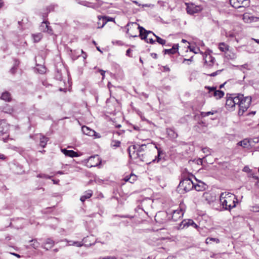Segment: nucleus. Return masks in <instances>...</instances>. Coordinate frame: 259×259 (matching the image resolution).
Returning <instances> with one entry per match:
<instances>
[{
    "label": "nucleus",
    "instance_id": "nucleus-1",
    "mask_svg": "<svg viewBox=\"0 0 259 259\" xmlns=\"http://www.w3.org/2000/svg\"><path fill=\"white\" fill-rule=\"evenodd\" d=\"M220 200L223 208L228 210L235 207L237 203L236 196L229 192L222 193Z\"/></svg>",
    "mask_w": 259,
    "mask_h": 259
},
{
    "label": "nucleus",
    "instance_id": "nucleus-2",
    "mask_svg": "<svg viewBox=\"0 0 259 259\" xmlns=\"http://www.w3.org/2000/svg\"><path fill=\"white\" fill-rule=\"evenodd\" d=\"M238 97L239 98L237 104L239 107L238 115L241 116L249 108L251 102V97L250 96L244 97L242 94H238Z\"/></svg>",
    "mask_w": 259,
    "mask_h": 259
},
{
    "label": "nucleus",
    "instance_id": "nucleus-3",
    "mask_svg": "<svg viewBox=\"0 0 259 259\" xmlns=\"http://www.w3.org/2000/svg\"><path fill=\"white\" fill-rule=\"evenodd\" d=\"M137 149V146L136 145L130 146L127 149L129 156L131 158L139 159L140 160L146 162L147 164L151 163V161H149L145 153H138L136 152V150Z\"/></svg>",
    "mask_w": 259,
    "mask_h": 259
},
{
    "label": "nucleus",
    "instance_id": "nucleus-4",
    "mask_svg": "<svg viewBox=\"0 0 259 259\" xmlns=\"http://www.w3.org/2000/svg\"><path fill=\"white\" fill-rule=\"evenodd\" d=\"M226 101L225 107L228 110L233 111L235 109V107L237 105L239 98L238 95L235 96V94H229L226 95Z\"/></svg>",
    "mask_w": 259,
    "mask_h": 259
},
{
    "label": "nucleus",
    "instance_id": "nucleus-5",
    "mask_svg": "<svg viewBox=\"0 0 259 259\" xmlns=\"http://www.w3.org/2000/svg\"><path fill=\"white\" fill-rule=\"evenodd\" d=\"M194 187V183L189 178H186L182 180L178 186L180 190L182 189L185 192L192 190Z\"/></svg>",
    "mask_w": 259,
    "mask_h": 259
},
{
    "label": "nucleus",
    "instance_id": "nucleus-6",
    "mask_svg": "<svg viewBox=\"0 0 259 259\" xmlns=\"http://www.w3.org/2000/svg\"><path fill=\"white\" fill-rule=\"evenodd\" d=\"M81 131L84 134L89 136H94L95 138H100L101 137L99 133L85 125L82 126Z\"/></svg>",
    "mask_w": 259,
    "mask_h": 259
},
{
    "label": "nucleus",
    "instance_id": "nucleus-7",
    "mask_svg": "<svg viewBox=\"0 0 259 259\" xmlns=\"http://www.w3.org/2000/svg\"><path fill=\"white\" fill-rule=\"evenodd\" d=\"M138 28L139 30V36L141 39L144 40L146 42H148L147 37L148 34L151 33L153 35L154 33L151 31L146 30L143 27L140 25L138 26Z\"/></svg>",
    "mask_w": 259,
    "mask_h": 259
},
{
    "label": "nucleus",
    "instance_id": "nucleus-8",
    "mask_svg": "<svg viewBox=\"0 0 259 259\" xmlns=\"http://www.w3.org/2000/svg\"><path fill=\"white\" fill-rule=\"evenodd\" d=\"M50 23L47 20H43L41 25H40L39 29L40 31L47 32L50 34L53 33V31L51 27L49 26Z\"/></svg>",
    "mask_w": 259,
    "mask_h": 259
},
{
    "label": "nucleus",
    "instance_id": "nucleus-9",
    "mask_svg": "<svg viewBox=\"0 0 259 259\" xmlns=\"http://www.w3.org/2000/svg\"><path fill=\"white\" fill-rule=\"evenodd\" d=\"M192 226L193 228H196L198 226L195 224V223L191 219L189 220H184L181 222V223L179 225V229H183L185 227H188L189 226Z\"/></svg>",
    "mask_w": 259,
    "mask_h": 259
},
{
    "label": "nucleus",
    "instance_id": "nucleus-10",
    "mask_svg": "<svg viewBox=\"0 0 259 259\" xmlns=\"http://www.w3.org/2000/svg\"><path fill=\"white\" fill-rule=\"evenodd\" d=\"M9 131V125L5 120H0V135H4L8 134Z\"/></svg>",
    "mask_w": 259,
    "mask_h": 259
},
{
    "label": "nucleus",
    "instance_id": "nucleus-11",
    "mask_svg": "<svg viewBox=\"0 0 259 259\" xmlns=\"http://www.w3.org/2000/svg\"><path fill=\"white\" fill-rule=\"evenodd\" d=\"M200 10L199 6H195L193 4L188 5L186 8L187 13L190 15H193L198 13Z\"/></svg>",
    "mask_w": 259,
    "mask_h": 259
},
{
    "label": "nucleus",
    "instance_id": "nucleus-12",
    "mask_svg": "<svg viewBox=\"0 0 259 259\" xmlns=\"http://www.w3.org/2000/svg\"><path fill=\"white\" fill-rule=\"evenodd\" d=\"M184 212L182 209L174 210L172 211V213L171 215V219L176 222L178 221L183 215Z\"/></svg>",
    "mask_w": 259,
    "mask_h": 259
},
{
    "label": "nucleus",
    "instance_id": "nucleus-13",
    "mask_svg": "<svg viewBox=\"0 0 259 259\" xmlns=\"http://www.w3.org/2000/svg\"><path fill=\"white\" fill-rule=\"evenodd\" d=\"M61 152L66 156L70 157H76L79 156V154L75 151L72 150H67L66 149H61Z\"/></svg>",
    "mask_w": 259,
    "mask_h": 259
},
{
    "label": "nucleus",
    "instance_id": "nucleus-14",
    "mask_svg": "<svg viewBox=\"0 0 259 259\" xmlns=\"http://www.w3.org/2000/svg\"><path fill=\"white\" fill-rule=\"evenodd\" d=\"M155 148L157 150V155L155 156L154 159H152V161H151V162H158L160 161V160L162 159V155L164 154L163 151L161 150L160 148H158L157 146L156 145Z\"/></svg>",
    "mask_w": 259,
    "mask_h": 259
},
{
    "label": "nucleus",
    "instance_id": "nucleus-15",
    "mask_svg": "<svg viewBox=\"0 0 259 259\" xmlns=\"http://www.w3.org/2000/svg\"><path fill=\"white\" fill-rule=\"evenodd\" d=\"M98 18L99 21H102V25L101 26H99L98 28H101L103 27L104 26L108 21H114V18H111V17H107L106 16H98Z\"/></svg>",
    "mask_w": 259,
    "mask_h": 259
},
{
    "label": "nucleus",
    "instance_id": "nucleus-16",
    "mask_svg": "<svg viewBox=\"0 0 259 259\" xmlns=\"http://www.w3.org/2000/svg\"><path fill=\"white\" fill-rule=\"evenodd\" d=\"M179 49L178 44H175L172 48L170 49H165L163 50L164 54L172 55L176 54Z\"/></svg>",
    "mask_w": 259,
    "mask_h": 259
},
{
    "label": "nucleus",
    "instance_id": "nucleus-17",
    "mask_svg": "<svg viewBox=\"0 0 259 259\" xmlns=\"http://www.w3.org/2000/svg\"><path fill=\"white\" fill-rule=\"evenodd\" d=\"M194 189L197 191H201L204 190L206 188V185L202 182L199 181L198 183H194Z\"/></svg>",
    "mask_w": 259,
    "mask_h": 259
},
{
    "label": "nucleus",
    "instance_id": "nucleus-18",
    "mask_svg": "<svg viewBox=\"0 0 259 259\" xmlns=\"http://www.w3.org/2000/svg\"><path fill=\"white\" fill-rule=\"evenodd\" d=\"M242 2L243 0H230V5L236 9L242 7Z\"/></svg>",
    "mask_w": 259,
    "mask_h": 259
},
{
    "label": "nucleus",
    "instance_id": "nucleus-19",
    "mask_svg": "<svg viewBox=\"0 0 259 259\" xmlns=\"http://www.w3.org/2000/svg\"><path fill=\"white\" fill-rule=\"evenodd\" d=\"M93 195V191L89 190L84 193V194L81 196L80 200L83 202L86 199L90 198Z\"/></svg>",
    "mask_w": 259,
    "mask_h": 259
},
{
    "label": "nucleus",
    "instance_id": "nucleus-20",
    "mask_svg": "<svg viewBox=\"0 0 259 259\" xmlns=\"http://www.w3.org/2000/svg\"><path fill=\"white\" fill-rule=\"evenodd\" d=\"M215 61V58L210 56V55H206L205 58V63L207 64L208 66H211L214 64Z\"/></svg>",
    "mask_w": 259,
    "mask_h": 259
},
{
    "label": "nucleus",
    "instance_id": "nucleus-21",
    "mask_svg": "<svg viewBox=\"0 0 259 259\" xmlns=\"http://www.w3.org/2000/svg\"><path fill=\"white\" fill-rule=\"evenodd\" d=\"M54 245V242L51 238H48L44 245V248L47 250L51 249Z\"/></svg>",
    "mask_w": 259,
    "mask_h": 259
},
{
    "label": "nucleus",
    "instance_id": "nucleus-22",
    "mask_svg": "<svg viewBox=\"0 0 259 259\" xmlns=\"http://www.w3.org/2000/svg\"><path fill=\"white\" fill-rule=\"evenodd\" d=\"M230 47L225 42H220L219 45V49L222 52H226L229 51Z\"/></svg>",
    "mask_w": 259,
    "mask_h": 259
},
{
    "label": "nucleus",
    "instance_id": "nucleus-23",
    "mask_svg": "<svg viewBox=\"0 0 259 259\" xmlns=\"http://www.w3.org/2000/svg\"><path fill=\"white\" fill-rule=\"evenodd\" d=\"M1 99L5 101L10 102L12 99L10 93L7 91L4 92L1 96Z\"/></svg>",
    "mask_w": 259,
    "mask_h": 259
},
{
    "label": "nucleus",
    "instance_id": "nucleus-24",
    "mask_svg": "<svg viewBox=\"0 0 259 259\" xmlns=\"http://www.w3.org/2000/svg\"><path fill=\"white\" fill-rule=\"evenodd\" d=\"M213 96L215 97L217 99H220L224 96V92L221 90H215L213 93Z\"/></svg>",
    "mask_w": 259,
    "mask_h": 259
},
{
    "label": "nucleus",
    "instance_id": "nucleus-25",
    "mask_svg": "<svg viewBox=\"0 0 259 259\" xmlns=\"http://www.w3.org/2000/svg\"><path fill=\"white\" fill-rule=\"evenodd\" d=\"M40 146L43 148H45L47 144V142L49 140V138L42 136L40 135Z\"/></svg>",
    "mask_w": 259,
    "mask_h": 259
},
{
    "label": "nucleus",
    "instance_id": "nucleus-26",
    "mask_svg": "<svg viewBox=\"0 0 259 259\" xmlns=\"http://www.w3.org/2000/svg\"><path fill=\"white\" fill-rule=\"evenodd\" d=\"M237 145H239L240 146H242L243 148H246V147H248L250 145L249 141L246 139H245L237 143Z\"/></svg>",
    "mask_w": 259,
    "mask_h": 259
},
{
    "label": "nucleus",
    "instance_id": "nucleus-27",
    "mask_svg": "<svg viewBox=\"0 0 259 259\" xmlns=\"http://www.w3.org/2000/svg\"><path fill=\"white\" fill-rule=\"evenodd\" d=\"M136 146H137V149L136 150V152L138 153H144L145 148H146V144H142L141 145H137Z\"/></svg>",
    "mask_w": 259,
    "mask_h": 259
},
{
    "label": "nucleus",
    "instance_id": "nucleus-28",
    "mask_svg": "<svg viewBox=\"0 0 259 259\" xmlns=\"http://www.w3.org/2000/svg\"><path fill=\"white\" fill-rule=\"evenodd\" d=\"M3 111L5 113L11 114L13 112V109L8 104H6L3 107Z\"/></svg>",
    "mask_w": 259,
    "mask_h": 259
},
{
    "label": "nucleus",
    "instance_id": "nucleus-29",
    "mask_svg": "<svg viewBox=\"0 0 259 259\" xmlns=\"http://www.w3.org/2000/svg\"><path fill=\"white\" fill-rule=\"evenodd\" d=\"M167 133L169 137L175 139L178 137V134L172 129H167Z\"/></svg>",
    "mask_w": 259,
    "mask_h": 259
},
{
    "label": "nucleus",
    "instance_id": "nucleus-30",
    "mask_svg": "<svg viewBox=\"0 0 259 259\" xmlns=\"http://www.w3.org/2000/svg\"><path fill=\"white\" fill-rule=\"evenodd\" d=\"M96 158L98 160V162L96 163V164H94V165H91V167H92V166H98V165L100 164V163L101 162V161L100 160L99 158L98 157V155H95V156H91L89 158V160L90 161H92V160H94Z\"/></svg>",
    "mask_w": 259,
    "mask_h": 259
},
{
    "label": "nucleus",
    "instance_id": "nucleus-31",
    "mask_svg": "<svg viewBox=\"0 0 259 259\" xmlns=\"http://www.w3.org/2000/svg\"><path fill=\"white\" fill-rule=\"evenodd\" d=\"M69 243V245H74L77 247H81L84 245L82 242L73 241H67Z\"/></svg>",
    "mask_w": 259,
    "mask_h": 259
},
{
    "label": "nucleus",
    "instance_id": "nucleus-32",
    "mask_svg": "<svg viewBox=\"0 0 259 259\" xmlns=\"http://www.w3.org/2000/svg\"><path fill=\"white\" fill-rule=\"evenodd\" d=\"M33 37L34 39V41L35 42H37L40 41V40L42 37V34L41 33H38L35 34H33Z\"/></svg>",
    "mask_w": 259,
    "mask_h": 259
},
{
    "label": "nucleus",
    "instance_id": "nucleus-33",
    "mask_svg": "<svg viewBox=\"0 0 259 259\" xmlns=\"http://www.w3.org/2000/svg\"><path fill=\"white\" fill-rule=\"evenodd\" d=\"M211 241L215 242L217 243L220 242V240L218 238L207 237L205 240V243L206 244L211 243Z\"/></svg>",
    "mask_w": 259,
    "mask_h": 259
},
{
    "label": "nucleus",
    "instance_id": "nucleus-34",
    "mask_svg": "<svg viewBox=\"0 0 259 259\" xmlns=\"http://www.w3.org/2000/svg\"><path fill=\"white\" fill-rule=\"evenodd\" d=\"M30 242H32L31 246L33 248L36 249L39 247L40 244L36 239H32L30 240Z\"/></svg>",
    "mask_w": 259,
    "mask_h": 259
},
{
    "label": "nucleus",
    "instance_id": "nucleus-35",
    "mask_svg": "<svg viewBox=\"0 0 259 259\" xmlns=\"http://www.w3.org/2000/svg\"><path fill=\"white\" fill-rule=\"evenodd\" d=\"M153 35L155 36V37H156V41L158 44L162 45H164L165 44V43H166L165 40L162 39L161 38H160L158 36L156 35L154 33H153Z\"/></svg>",
    "mask_w": 259,
    "mask_h": 259
},
{
    "label": "nucleus",
    "instance_id": "nucleus-36",
    "mask_svg": "<svg viewBox=\"0 0 259 259\" xmlns=\"http://www.w3.org/2000/svg\"><path fill=\"white\" fill-rule=\"evenodd\" d=\"M217 111H208V112H201L200 115L202 117L208 116L210 115H213L214 113H216Z\"/></svg>",
    "mask_w": 259,
    "mask_h": 259
},
{
    "label": "nucleus",
    "instance_id": "nucleus-37",
    "mask_svg": "<svg viewBox=\"0 0 259 259\" xmlns=\"http://www.w3.org/2000/svg\"><path fill=\"white\" fill-rule=\"evenodd\" d=\"M120 141L117 140H112L111 143V146L113 147H119L120 145Z\"/></svg>",
    "mask_w": 259,
    "mask_h": 259
},
{
    "label": "nucleus",
    "instance_id": "nucleus-38",
    "mask_svg": "<svg viewBox=\"0 0 259 259\" xmlns=\"http://www.w3.org/2000/svg\"><path fill=\"white\" fill-rule=\"evenodd\" d=\"M37 177L39 178L51 179L52 178V176H49V175H47L44 174H40L37 176Z\"/></svg>",
    "mask_w": 259,
    "mask_h": 259
},
{
    "label": "nucleus",
    "instance_id": "nucleus-39",
    "mask_svg": "<svg viewBox=\"0 0 259 259\" xmlns=\"http://www.w3.org/2000/svg\"><path fill=\"white\" fill-rule=\"evenodd\" d=\"M129 179L131 181H129L131 183H134V182L137 180V177L135 175L131 174L129 176Z\"/></svg>",
    "mask_w": 259,
    "mask_h": 259
},
{
    "label": "nucleus",
    "instance_id": "nucleus-40",
    "mask_svg": "<svg viewBox=\"0 0 259 259\" xmlns=\"http://www.w3.org/2000/svg\"><path fill=\"white\" fill-rule=\"evenodd\" d=\"M77 3L88 7H91L90 6V3L86 1H77Z\"/></svg>",
    "mask_w": 259,
    "mask_h": 259
},
{
    "label": "nucleus",
    "instance_id": "nucleus-41",
    "mask_svg": "<svg viewBox=\"0 0 259 259\" xmlns=\"http://www.w3.org/2000/svg\"><path fill=\"white\" fill-rule=\"evenodd\" d=\"M166 212H158L155 215V220H157L159 217L161 216H166Z\"/></svg>",
    "mask_w": 259,
    "mask_h": 259
},
{
    "label": "nucleus",
    "instance_id": "nucleus-42",
    "mask_svg": "<svg viewBox=\"0 0 259 259\" xmlns=\"http://www.w3.org/2000/svg\"><path fill=\"white\" fill-rule=\"evenodd\" d=\"M19 63V62L17 60H16L15 61V65L13 67H12L11 69V72L12 73H14L15 72V69H16V66H18V64Z\"/></svg>",
    "mask_w": 259,
    "mask_h": 259
},
{
    "label": "nucleus",
    "instance_id": "nucleus-43",
    "mask_svg": "<svg viewBox=\"0 0 259 259\" xmlns=\"http://www.w3.org/2000/svg\"><path fill=\"white\" fill-rule=\"evenodd\" d=\"M205 88L209 90V93H210L211 92L213 93V92L216 90V87H210L206 86Z\"/></svg>",
    "mask_w": 259,
    "mask_h": 259
},
{
    "label": "nucleus",
    "instance_id": "nucleus-44",
    "mask_svg": "<svg viewBox=\"0 0 259 259\" xmlns=\"http://www.w3.org/2000/svg\"><path fill=\"white\" fill-rule=\"evenodd\" d=\"M221 71H222L221 70H217V71L214 72L212 73L211 74H210V76H215L217 75H218L219 73H220Z\"/></svg>",
    "mask_w": 259,
    "mask_h": 259
},
{
    "label": "nucleus",
    "instance_id": "nucleus-45",
    "mask_svg": "<svg viewBox=\"0 0 259 259\" xmlns=\"http://www.w3.org/2000/svg\"><path fill=\"white\" fill-rule=\"evenodd\" d=\"M202 150L203 152V153H207V155L208 154V153H210V149L207 147L203 148Z\"/></svg>",
    "mask_w": 259,
    "mask_h": 259
},
{
    "label": "nucleus",
    "instance_id": "nucleus-46",
    "mask_svg": "<svg viewBox=\"0 0 259 259\" xmlns=\"http://www.w3.org/2000/svg\"><path fill=\"white\" fill-rule=\"evenodd\" d=\"M163 71L165 72H169L170 71V68L167 66H164L163 67Z\"/></svg>",
    "mask_w": 259,
    "mask_h": 259
},
{
    "label": "nucleus",
    "instance_id": "nucleus-47",
    "mask_svg": "<svg viewBox=\"0 0 259 259\" xmlns=\"http://www.w3.org/2000/svg\"><path fill=\"white\" fill-rule=\"evenodd\" d=\"M132 51V50L131 49H127L126 51V55L131 57V56L130 55V53H131Z\"/></svg>",
    "mask_w": 259,
    "mask_h": 259
},
{
    "label": "nucleus",
    "instance_id": "nucleus-48",
    "mask_svg": "<svg viewBox=\"0 0 259 259\" xmlns=\"http://www.w3.org/2000/svg\"><path fill=\"white\" fill-rule=\"evenodd\" d=\"M236 55L233 53H232V55H229V58H230L231 59H234L236 58Z\"/></svg>",
    "mask_w": 259,
    "mask_h": 259
},
{
    "label": "nucleus",
    "instance_id": "nucleus-49",
    "mask_svg": "<svg viewBox=\"0 0 259 259\" xmlns=\"http://www.w3.org/2000/svg\"><path fill=\"white\" fill-rule=\"evenodd\" d=\"M148 43H150L151 44H153L155 42V41L152 38H149V39H148Z\"/></svg>",
    "mask_w": 259,
    "mask_h": 259
},
{
    "label": "nucleus",
    "instance_id": "nucleus-50",
    "mask_svg": "<svg viewBox=\"0 0 259 259\" xmlns=\"http://www.w3.org/2000/svg\"><path fill=\"white\" fill-rule=\"evenodd\" d=\"M99 71L101 73V74L102 75V77L103 78L104 77V76H105V71L103 70H100Z\"/></svg>",
    "mask_w": 259,
    "mask_h": 259
},
{
    "label": "nucleus",
    "instance_id": "nucleus-51",
    "mask_svg": "<svg viewBox=\"0 0 259 259\" xmlns=\"http://www.w3.org/2000/svg\"><path fill=\"white\" fill-rule=\"evenodd\" d=\"M6 157L3 154L0 153V159L5 160Z\"/></svg>",
    "mask_w": 259,
    "mask_h": 259
},
{
    "label": "nucleus",
    "instance_id": "nucleus-52",
    "mask_svg": "<svg viewBox=\"0 0 259 259\" xmlns=\"http://www.w3.org/2000/svg\"><path fill=\"white\" fill-rule=\"evenodd\" d=\"M124 180L125 182H129L131 181L129 179V176H126L124 177Z\"/></svg>",
    "mask_w": 259,
    "mask_h": 259
},
{
    "label": "nucleus",
    "instance_id": "nucleus-53",
    "mask_svg": "<svg viewBox=\"0 0 259 259\" xmlns=\"http://www.w3.org/2000/svg\"><path fill=\"white\" fill-rule=\"evenodd\" d=\"M9 135L7 136V137H6V138H3V141L5 142H8V140L10 139V138H9Z\"/></svg>",
    "mask_w": 259,
    "mask_h": 259
},
{
    "label": "nucleus",
    "instance_id": "nucleus-54",
    "mask_svg": "<svg viewBox=\"0 0 259 259\" xmlns=\"http://www.w3.org/2000/svg\"><path fill=\"white\" fill-rule=\"evenodd\" d=\"M252 178H253V179H254L255 180H257V182L256 183V184H257V183H259V178H258L257 176H252Z\"/></svg>",
    "mask_w": 259,
    "mask_h": 259
},
{
    "label": "nucleus",
    "instance_id": "nucleus-55",
    "mask_svg": "<svg viewBox=\"0 0 259 259\" xmlns=\"http://www.w3.org/2000/svg\"><path fill=\"white\" fill-rule=\"evenodd\" d=\"M151 56H152L153 58H154V59H156V58H157V54H156V53H152V54H151Z\"/></svg>",
    "mask_w": 259,
    "mask_h": 259
},
{
    "label": "nucleus",
    "instance_id": "nucleus-56",
    "mask_svg": "<svg viewBox=\"0 0 259 259\" xmlns=\"http://www.w3.org/2000/svg\"><path fill=\"white\" fill-rule=\"evenodd\" d=\"M133 128L134 130L136 131H139L140 130V127L138 126L134 125Z\"/></svg>",
    "mask_w": 259,
    "mask_h": 259
},
{
    "label": "nucleus",
    "instance_id": "nucleus-57",
    "mask_svg": "<svg viewBox=\"0 0 259 259\" xmlns=\"http://www.w3.org/2000/svg\"><path fill=\"white\" fill-rule=\"evenodd\" d=\"M41 69H40V73H43L44 72H45V70H46V69H45V67H41Z\"/></svg>",
    "mask_w": 259,
    "mask_h": 259
},
{
    "label": "nucleus",
    "instance_id": "nucleus-58",
    "mask_svg": "<svg viewBox=\"0 0 259 259\" xmlns=\"http://www.w3.org/2000/svg\"><path fill=\"white\" fill-rule=\"evenodd\" d=\"M42 17H43L44 20H46V17H47V14H46V13H44V14H42Z\"/></svg>",
    "mask_w": 259,
    "mask_h": 259
},
{
    "label": "nucleus",
    "instance_id": "nucleus-59",
    "mask_svg": "<svg viewBox=\"0 0 259 259\" xmlns=\"http://www.w3.org/2000/svg\"><path fill=\"white\" fill-rule=\"evenodd\" d=\"M4 6V3L2 0H0V8Z\"/></svg>",
    "mask_w": 259,
    "mask_h": 259
},
{
    "label": "nucleus",
    "instance_id": "nucleus-60",
    "mask_svg": "<svg viewBox=\"0 0 259 259\" xmlns=\"http://www.w3.org/2000/svg\"><path fill=\"white\" fill-rule=\"evenodd\" d=\"M253 211H255V212H259V209H258L257 207H254Z\"/></svg>",
    "mask_w": 259,
    "mask_h": 259
},
{
    "label": "nucleus",
    "instance_id": "nucleus-61",
    "mask_svg": "<svg viewBox=\"0 0 259 259\" xmlns=\"http://www.w3.org/2000/svg\"><path fill=\"white\" fill-rule=\"evenodd\" d=\"M57 174H60V175H63V174H64V172H63V171H58L57 172Z\"/></svg>",
    "mask_w": 259,
    "mask_h": 259
},
{
    "label": "nucleus",
    "instance_id": "nucleus-62",
    "mask_svg": "<svg viewBox=\"0 0 259 259\" xmlns=\"http://www.w3.org/2000/svg\"><path fill=\"white\" fill-rule=\"evenodd\" d=\"M133 3L135 4L136 5H138V6H140V4H139V3L136 1H133Z\"/></svg>",
    "mask_w": 259,
    "mask_h": 259
},
{
    "label": "nucleus",
    "instance_id": "nucleus-63",
    "mask_svg": "<svg viewBox=\"0 0 259 259\" xmlns=\"http://www.w3.org/2000/svg\"><path fill=\"white\" fill-rule=\"evenodd\" d=\"M12 254H13L14 255L18 257H20V255L18 254H17V253H12Z\"/></svg>",
    "mask_w": 259,
    "mask_h": 259
},
{
    "label": "nucleus",
    "instance_id": "nucleus-64",
    "mask_svg": "<svg viewBox=\"0 0 259 259\" xmlns=\"http://www.w3.org/2000/svg\"><path fill=\"white\" fill-rule=\"evenodd\" d=\"M254 40L256 42H257V44H259V39H254Z\"/></svg>",
    "mask_w": 259,
    "mask_h": 259
}]
</instances>
